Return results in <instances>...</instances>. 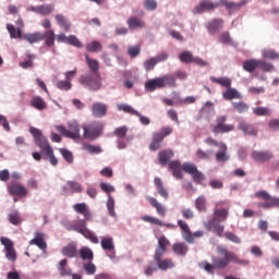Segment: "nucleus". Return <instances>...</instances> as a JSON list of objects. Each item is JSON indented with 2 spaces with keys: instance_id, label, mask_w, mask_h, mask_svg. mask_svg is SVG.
Wrapping results in <instances>:
<instances>
[{
  "instance_id": "nucleus-23",
  "label": "nucleus",
  "mask_w": 279,
  "mask_h": 279,
  "mask_svg": "<svg viewBox=\"0 0 279 279\" xmlns=\"http://www.w3.org/2000/svg\"><path fill=\"white\" fill-rule=\"evenodd\" d=\"M155 186L157 189L158 195L162 197L163 199H169V190L165 187V183L162 182L161 178L156 177L154 179Z\"/></svg>"
},
{
  "instance_id": "nucleus-63",
  "label": "nucleus",
  "mask_w": 279,
  "mask_h": 279,
  "mask_svg": "<svg viewBox=\"0 0 279 279\" xmlns=\"http://www.w3.org/2000/svg\"><path fill=\"white\" fill-rule=\"evenodd\" d=\"M220 43L222 45H234L229 32H225L220 35Z\"/></svg>"
},
{
  "instance_id": "nucleus-30",
  "label": "nucleus",
  "mask_w": 279,
  "mask_h": 279,
  "mask_svg": "<svg viewBox=\"0 0 279 279\" xmlns=\"http://www.w3.org/2000/svg\"><path fill=\"white\" fill-rule=\"evenodd\" d=\"M172 252L177 256H184L189 253V245H186L184 242H178L172 245Z\"/></svg>"
},
{
  "instance_id": "nucleus-34",
  "label": "nucleus",
  "mask_w": 279,
  "mask_h": 279,
  "mask_svg": "<svg viewBox=\"0 0 279 279\" xmlns=\"http://www.w3.org/2000/svg\"><path fill=\"white\" fill-rule=\"evenodd\" d=\"M128 26L130 29H143V27H145V22L136 16H132L128 20Z\"/></svg>"
},
{
  "instance_id": "nucleus-48",
  "label": "nucleus",
  "mask_w": 279,
  "mask_h": 279,
  "mask_svg": "<svg viewBox=\"0 0 279 279\" xmlns=\"http://www.w3.org/2000/svg\"><path fill=\"white\" fill-rule=\"evenodd\" d=\"M80 256L83 260H93V251L88 247H83L78 251Z\"/></svg>"
},
{
  "instance_id": "nucleus-59",
  "label": "nucleus",
  "mask_w": 279,
  "mask_h": 279,
  "mask_svg": "<svg viewBox=\"0 0 279 279\" xmlns=\"http://www.w3.org/2000/svg\"><path fill=\"white\" fill-rule=\"evenodd\" d=\"M61 156L69 162V165L73 163V153H71L66 148H60L59 149Z\"/></svg>"
},
{
  "instance_id": "nucleus-12",
  "label": "nucleus",
  "mask_w": 279,
  "mask_h": 279,
  "mask_svg": "<svg viewBox=\"0 0 279 279\" xmlns=\"http://www.w3.org/2000/svg\"><path fill=\"white\" fill-rule=\"evenodd\" d=\"M182 169L185 173L192 175L194 182H199L204 180V174L199 170H197V166L189 162H184L182 165Z\"/></svg>"
},
{
  "instance_id": "nucleus-46",
  "label": "nucleus",
  "mask_w": 279,
  "mask_h": 279,
  "mask_svg": "<svg viewBox=\"0 0 279 279\" xmlns=\"http://www.w3.org/2000/svg\"><path fill=\"white\" fill-rule=\"evenodd\" d=\"M118 110H121L122 112H126V114H133L134 117L140 116L138 111H136V109L132 108V106L130 105L120 104L118 105Z\"/></svg>"
},
{
  "instance_id": "nucleus-50",
  "label": "nucleus",
  "mask_w": 279,
  "mask_h": 279,
  "mask_svg": "<svg viewBox=\"0 0 279 279\" xmlns=\"http://www.w3.org/2000/svg\"><path fill=\"white\" fill-rule=\"evenodd\" d=\"M217 220H211L209 222V225L211 226L215 234H217V236H223V230H225V227L223 225H220V223H216Z\"/></svg>"
},
{
  "instance_id": "nucleus-2",
  "label": "nucleus",
  "mask_w": 279,
  "mask_h": 279,
  "mask_svg": "<svg viewBox=\"0 0 279 279\" xmlns=\"http://www.w3.org/2000/svg\"><path fill=\"white\" fill-rule=\"evenodd\" d=\"M73 210L84 217V219L74 221V232H78V234H82L85 239H88V241L95 244L99 243V238L86 227L87 221L93 219V213H90L88 205H86V203H77L73 205Z\"/></svg>"
},
{
  "instance_id": "nucleus-43",
  "label": "nucleus",
  "mask_w": 279,
  "mask_h": 279,
  "mask_svg": "<svg viewBox=\"0 0 279 279\" xmlns=\"http://www.w3.org/2000/svg\"><path fill=\"white\" fill-rule=\"evenodd\" d=\"M231 106L240 114H243V112H247V110H250V105L243 101L232 102Z\"/></svg>"
},
{
  "instance_id": "nucleus-11",
  "label": "nucleus",
  "mask_w": 279,
  "mask_h": 279,
  "mask_svg": "<svg viewBox=\"0 0 279 279\" xmlns=\"http://www.w3.org/2000/svg\"><path fill=\"white\" fill-rule=\"evenodd\" d=\"M100 245L105 252H107L108 258L113 260L117 258V251L114 250V239L112 236L102 238L100 241Z\"/></svg>"
},
{
  "instance_id": "nucleus-36",
  "label": "nucleus",
  "mask_w": 279,
  "mask_h": 279,
  "mask_svg": "<svg viewBox=\"0 0 279 279\" xmlns=\"http://www.w3.org/2000/svg\"><path fill=\"white\" fill-rule=\"evenodd\" d=\"M24 40L29 43V45H34L35 43H40L43 40V33L37 32V33H32V34H26L23 36Z\"/></svg>"
},
{
  "instance_id": "nucleus-27",
  "label": "nucleus",
  "mask_w": 279,
  "mask_h": 279,
  "mask_svg": "<svg viewBox=\"0 0 279 279\" xmlns=\"http://www.w3.org/2000/svg\"><path fill=\"white\" fill-rule=\"evenodd\" d=\"M207 29L209 34H217L219 29H223V20L221 19H214L207 24Z\"/></svg>"
},
{
  "instance_id": "nucleus-40",
  "label": "nucleus",
  "mask_w": 279,
  "mask_h": 279,
  "mask_svg": "<svg viewBox=\"0 0 279 279\" xmlns=\"http://www.w3.org/2000/svg\"><path fill=\"white\" fill-rule=\"evenodd\" d=\"M63 191H71V193H82V184L76 181H68V186H63Z\"/></svg>"
},
{
  "instance_id": "nucleus-31",
  "label": "nucleus",
  "mask_w": 279,
  "mask_h": 279,
  "mask_svg": "<svg viewBox=\"0 0 279 279\" xmlns=\"http://www.w3.org/2000/svg\"><path fill=\"white\" fill-rule=\"evenodd\" d=\"M46 47H53L56 45V33L53 29H48L43 34Z\"/></svg>"
},
{
  "instance_id": "nucleus-13",
  "label": "nucleus",
  "mask_w": 279,
  "mask_h": 279,
  "mask_svg": "<svg viewBox=\"0 0 279 279\" xmlns=\"http://www.w3.org/2000/svg\"><path fill=\"white\" fill-rule=\"evenodd\" d=\"M219 8L218 2H213L210 0H203L198 5L194 8V14H202L203 12H210Z\"/></svg>"
},
{
  "instance_id": "nucleus-7",
  "label": "nucleus",
  "mask_w": 279,
  "mask_h": 279,
  "mask_svg": "<svg viewBox=\"0 0 279 279\" xmlns=\"http://www.w3.org/2000/svg\"><path fill=\"white\" fill-rule=\"evenodd\" d=\"M80 84L86 86L89 90H100L101 75L100 74H87L80 77Z\"/></svg>"
},
{
  "instance_id": "nucleus-29",
  "label": "nucleus",
  "mask_w": 279,
  "mask_h": 279,
  "mask_svg": "<svg viewBox=\"0 0 279 279\" xmlns=\"http://www.w3.org/2000/svg\"><path fill=\"white\" fill-rule=\"evenodd\" d=\"M57 24L59 25V27H61V29H63V32H71V22L69 21V19H66V16H64L63 14H57L54 16Z\"/></svg>"
},
{
  "instance_id": "nucleus-1",
  "label": "nucleus",
  "mask_w": 279,
  "mask_h": 279,
  "mask_svg": "<svg viewBox=\"0 0 279 279\" xmlns=\"http://www.w3.org/2000/svg\"><path fill=\"white\" fill-rule=\"evenodd\" d=\"M216 252L218 256L211 257L213 264L208 260L198 263L199 269H203V271H206V274H210L211 276L215 274L216 269L228 268L230 263L240 265L241 267H247V265H250V259H241L236 253L228 250L227 246L218 245Z\"/></svg>"
},
{
  "instance_id": "nucleus-62",
  "label": "nucleus",
  "mask_w": 279,
  "mask_h": 279,
  "mask_svg": "<svg viewBox=\"0 0 279 279\" xmlns=\"http://www.w3.org/2000/svg\"><path fill=\"white\" fill-rule=\"evenodd\" d=\"M258 66H260L262 70H264L266 73H270V71H274V64L265 61V60H258Z\"/></svg>"
},
{
  "instance_id": "nucleus-16",
  "label": "nucleus",
  "mask_w": 279,
  "mask_h": 279,
  "mask_svg": "<svg viewBox=\"0 0 279 279\" xmlns=\"http://www.w3.org/2000/svg\"><path fill=\"white\" fill-rule=\"evenodd\" d=\"M252 158L255 162H269V160H272L274 158V153L269 150H254L252 153Z\"/></svg>"
},
{
  "instance_id": "nucleus-58",
  "label": "nucleus",
  "mask_w": 279,
  "mask_h": 279,
  "mask_svg": "<svg viewBox=\"0 0 279 279\" xmlns=\"http://www.w3.org/2000/svg\"><path fill=\"white\" fill-rule=\"evenodd\" d=\"M263 58L267 60H278L279 53L271 49L263 50Z\"/></svg>"
},
{
  "instance_id": "nucleus-49",
  "label": "nucleus",
  "mask_w": 279,
  "mask_h": 279,
  "mask_svg": "<svg viewBox=\"0 0 279 279\" xmlns=\"http://www.w3.org/2000/svg\"><path fill=\"white\" fill-rule=\"evenodd\" d=\"M155 271H158V265H156V262H149L148 265L144 267L145 276H154Z\"/></svg>"
},
{
  "instance_id": "nucleus-25",
  "label": "nucleus",
  "mask_w": 279,
  "mask_h": 279,
  "mask_svg": "<svg viewBox=\"0 0 279 279\" xmlns=\"http://www.w3.org/2000/svg\"><path fill=\"white\" fill-rule=\"evenodd\" d=\"M219 150L216 153L217 162H228L230 155H228V145L220 144Z\"/></svg>"
},
{
  "instance_id": "nucleus-17",
  "label": "nucleus",
  "mask_w": 279,
  "mask_h": 279,
  "mask_svg": "<svg viewBox=\"0 0 279 279\" xmlns=\"http://www.w3.org/2000/svg\"><path fill=\"white\" fill-rule=\"evenodd\" d=\"M8 193H10V195H17V197H27V189L19 183L9 184Z\"/></svg>"
},
{
  "instance_id": "nucleus-10",
  "label": "nucleus",
  "mask_w": 279,
  "mask_h": 279,
  "mask_svg": "<svg viewBox=\"0 0 279 279\" xmlns=\"http://www.w3.org/2000/svg\"><path fill=\"white\" fill-rule=\"evenodd\" d=\"M228 116H220L216 119V125L213 126L214 134H228V132H233L234 124H227Z\"/></svg>"
},
{
  "instance_id": "nucleus-20",
  "label": "nucleus",
  "mask_w": 279,
  "mask_h": 279,
  "mask_svg": "<svg viewBox=\"0 0 279 279\" xmlns=\"http://www.w3.org/2000/svg\"><path fill=\"white\" fill-rule=\"evenodd\" d=\"M247 4V0H242L239 3L230 2L228 0H220V5H225V8L228 10V12H239L243 8V5Z\"/></svg>"
},
{
  "instance_id": "nucleus-60",
  "label": "nucleus",
  "mask_w": 279,
  "mask_h": 279,
  "mask_svg": "<svg viewBox=\"0 0 279 279\" xmlns=\"http://www.w3.org/2000/svg\"><path fill=\"white\" fill-rule=\"evenodd\" d=\"M170 245H171V242L169 241V239H167V236L162 235L158 239L157 247L159 250H167V247Z\"/></svg>"
},
{
  "instance_id": "nucleus-22",
  "label": "nucleus",
  "mask_w": 279,
  "mask_h": 279,
  "mask_svg": "<svg viewBox=\"0 0 279 279\" xmlns=\"http://www.w3.org/2000/svg\"><path fill=\"white\" fill-rule=\"evenodd\" d=\"M168 169L172 171L173 178L182 180V163L179 160H172L168 162Z\"/></svg>"
},
{
  "instance_id": "nucleus-8",
  "label": "nucleus",
  "mask_w": 279,
  "mask_h": 279,
  "mask_svg": "<svg viewBox=\"0 0 279 279\" xmlns=\"http://www.w3.org/2000/svg\"><path fill=\"white\" fill-rule=\"evenodd\" d=\"M69 130L62 125H57L56 130L62 134V136H66V138H72L73 141H77L80 138V123L76 121H72L68 123Z\"/></svg>"
},
{
  "instance_id": "nucleus-3",
  "label": "nucleus",
  "mask_w": 279,
  "mask_h": 279,
  "mask_svg": "<svg viewBox=\"0 0 279 279\" xmlns=\"http://www.w3.org/2000/svg\"><path fill=\"white\" fill-rule=\"evenodd\" d=\"M29 132L32 136H34L35 145L41 150L43 159L49 160L52 167H58V158L53 154V148L51 147V145H49V141L47 140V137H45V135H43V131L31 126Z\"/></svg>"
},
{
  "instance_id": "nucleus-14",
  "label": "nucleus",
  "mask_w": 279,
  "mask_h": 279,
  "mask_svg": "<svg viewBox=\"0 0 279 279\" xmlns=\"http://www.w3.org/2000/svg\"><path fill=\"white\" fill-rule=\"evenodd\" d=\"M142 221H145V223H150L151 226H159L160 228H169L170 230H175L178 226L173 223H165V221L154 217V216H142Z\"/></svg>"
},
{
  "instance_id": "nucleus-55",
  "label": "nucleus",
  "mask_w": 279,
  "mask_h": 279,
  "mask_svg": "<svg viewBox=\"0 0 279 279\" xmlns=\"http://www.w3.org/2000/svg\"><path fill=\"white\" fill-rule=\"evenodd\" d=\"M61 276H71V268L66 267V259H62L58 267Z\"/></svg>"
},
{
  "instance_id": "nucleus-21",
  "label": "nucleus",
  "mask_w": 279,
  "mask_h": 279,
  "mask_svg": "<svg viewBox=\"0 0 279 279\" xmlns=\"http://www.w3.org/2000/svg\"><path fill=\"white\" fill-rule=\"evenodd\" d=\"M92 113L93 117L96 118L106 117V114L108 113V106L104 102H95L92 106Z\"/></svg>"
},
{
  "instance_id": "nucleus-41",
  "label": "nucleus",
  "mask_w": 279,
  "mask_h": 279,
  "mask_svg": "<svg viewBox=\"0 0 279 279\" xmlns=\"http://www.w3.org/2000/svg\"><path fill=\"white\" fill-rule=\"evenodd\" d=\"M7 29L10 34V38H23V32L21 28H16L12 24H7Z\"/></svg>"
},
{
  "instance_id": "nucleus-52",
  "label": "nucleus",
  "mask_w": 279,
  "mask_h": 279,
  "mask_svg": "<svg viewBox=\"0 0 279 279\" xmlns=\"http://www.w3.org/2000/svg\"><path fill=\"white\" fill-rule=\"evenodd\" d=\"M68 45H71L72 47H76L77 49H82L84 47L82 41H80V39L75 35L68 36Z\"/></svg>"
},
{
  "instance_id": "nucleus-54",
  "label": "nucleus",
  "mask_w": 279,
  "mask_h": 279,
  "mask_svg": "<svg viewBox=\"0 0 279 279\" xmlns=\"http://www.w3.org/2000/svg\"><path fill=\"white\" fill-rule=\"evenodd\" d=\"M38 14H41V16H47L53 12V8L50 4H41L38 5Z\"/></svg>"
},
{
  "instance_id": "nucleus-47",
  "label": "nucleus",
  "mask_w": 279,
  "mask_h": 279,
  "mask_svg": "<svg viewBox=\"0 0 279 279\" xmlns=\"http://www.w3.org/2000/svg\"><path fill=\"white\" fill-rule=\"evenodd\" d=\"M253 113L256 117H269L271 114V111L267 107H257L253 108Z\"/></svg>"
},
{
  "instance_id": "nucleus-45",
  "label": "nucleus",
  "mask_w": 279,
  "mask_h": 279,
  "mask_svg": "<svg viewBox=\"0 0 279 279\" xmlns=\"http://www.w3.org/2000/svg\"><path fill=\"white\" fill-rule=\"evenodd\" d=\"M195 57H193V52L191 51H183L179 54V60H181L184 64H191Z\"/></svg>"
},
{
  "instance_id": "nucleus-38",
  "label": "nucleus",
  "mask_w": 279,
  "mask_h": 279,
  "mask_svg": "<svg viewBox=\"0 0 279 279\" xmlns=\"http://www.w3.org/2000/svg\"><path fill=\"white\" fill-rule=\"evenodd\" d=\"M242 66L247 73H254V71H256V69H258V60L248 59L243 62Z\"/></svg>"
},
{
  "instance_id": "nucleus-28",
  "label": "nucleus",
  "mask_w": 279,
  "mask_h": 279,
  "mask_svg": "<svg viewBox=\"0 0 279 279\" xmlns=\"http://www.w3.org/2000/svg\"><path fill=\"white\" fill-rule=\"evenodd\" d=\"M162 141L165 140L160 133L158 132L153 133V140L149 145L150 151H158V149H160L161 147Z\"/></svg>"
},
{
  "instance_id": "nucleus-33",
  "label": "nucleus",
  "mask_w": 279,
  "mask_h": 279,
  "mask_svg": "<svg viewBox=\"0 0 279 279\" xmlns=\"http://www.w3.org/2000/svg\"><path fill=\"white\" fill-rule=\"evenodd\" d=\"M31 106L35 108V110H45L47 108V102L40 96H34L31 101Z\"/></svg>"
},
{
  "instance_id": "nucleus-18",
  "label": "nucleus",
  "mask_w": 279,
  "mask_h": 279,
  "mask_svg": "<svg viewBox=\"0 0 279 279\" xmlns=\"http://www.w3.org/2000/svg\"><path fill=\"white\" fill-rule=\"evenodd\" d=\"M146 198H147V202L150 204V206L156 209V213L157 215H159V217L167 216V207H165V205L158 202L156 197L147 196Z\"/></svg>"
},
{
  "instance_id": "nucleus-26",
  "label": "nucleus",
  "mask_w": 279,
  "mask_h": 279,
  "mask_svg": "<svg viewBox=\"0 0 279 279\" xmlns=\"http://www.w3.org/2000/svg\"><path fill=\"white\" fill-rule=\"evenodd\" d=\"M223 99L227 101H232V99H242L243 95L236 90V88L228 87L223 93H222Z\"/></svg>"
},
{
  "instance_id": "nucleus-37",
  "label": "nucleus",
  "mask_w": 279,
  "mask_h": 279,
  "mask_svg": "<svg viewBox=\"0 0 279 279\" xmlns=\"http://www.w3.org/2000/svg\"><path fill=\"white\" fill-rule=\"evenodd\" d=\"M62 254L68 258H75L77 256V246L75 244H68L62 248Z\"/></svg>"
},
{
  "instance_id": "nucleus-32",
  "label": "nucleus",
  "mask_w": 279,
  "mask_h": 279,
  "mask_svg": "<svg viewBox=\"0 0 279 279\" xmlns=\"http://www.w3.org/2000/svg\"><path fill=\"white\" fill-rule=\"evenodd\" d=\"M155 263H157V268L161 269V271H167V269H173V267H175V264L171 258L159 259Z\"/></svg>"
},
{
  "instance_id": "nucleus-44",
  "label": "nucleus",
  "mask_w": 279,
  "mask_h": 279,
  "mask_svg": "<svg viewBox=\"0 0 279 279\" xmlns=\"http://www.w3.org/2000/svg\"><path fill=\"white\" fill-rule=\"evenodd\" d=\"M195 208L199 213H206V196H198L195 199Z\"/></svg>"
},
{
  "instance_id": "nucleus-39",
  "label": "nucleus",
  "mask_w": 279,
  "mask_h": 279,
  "mask_svg": "<svg viewBox=\"0 0 279 279\" xmlns=\"http://www.w3.org/2000/svg\"><path fill=\"white\" fill-rule=\"evenodd\" d=\"M210 81L214 82V84H218L219 86H223L225 88H230L232 86V80L229 77H215L211 76Z\"/></svg>"
},
{
  "instance_id": "nucleus-9",
  "label": "nucleus",
  "mask_w": 279,
  "mask_h": 279,
  "mask_svg": "<svg viewBox=\"0 0 279 279\" xmlns=\"http://www.w3.org/2000/svg\"><path fill=\"white\" fill-rule=\"evenodd\" d=\"M214 218L213 221H226L228 215H230V203L228 201H220L215 204Z\"/></svg>"
},
{
  "instance_id": "nucleus-15",
  "label": "nucleus",
  "mask_w": 279,
  "mask_h": 279,
  "mask_svg": "<svg viewBox=\"0 0 279 279\" xmlns=\"http://www.w3.org/2000/svg\"><path fill=\"white\" fill-rule=\"evenodd\" d=\"M45 236L44 232L35 231L34 239L29 241V245H36L39 250L45 252L47 250V241H45Z\"/></svg>"
},
{
  "instance_id": "nucleus-6",
  "label": "nucleus",
  "mask_w": 279,
  "mask_h": 279,
  "mask_svg": "<svg viewBox=\"0 0 279 279\" xmlns=\"http://www.w3.org/2000/svg\"><path fill=\"white\" fill-rule=\"evenodd\" d=\"M178 226L181 230L182 238L185 240V243L193 244L195 243V239H202V236H204V231L202 230L192 233L189 223L182 219L178 220Z\"/></svg>"
},
{
  "instance_id": "nucleus-53",
  "label": "nucleus",
  "mask_w": 279,
  "mask_h": 279,
  "mask_svg": "<svg viewBox=\"0 0 279 279\" xmlns=\"http://www.w3.org/2000/svg\"><path fill=\"white\" fill-rule=\"evenodd\" d=\"M107 208L110 217H117V213L114 211V198L110 194L107 199Z\"/></svg>"
},
{
  "instance_id": "nucleus-35",
  "label": "nucleus",
  "mask_w": 279,
  "mask_h": 279,
  "mask_svg": "<svg viewBox=\"0 0 279 279\" xmlns=\"http://www.w3.org/2000/svg\"><path fill=\"white\" fill-rule=\"evenodd\" d=\"M86 64L93 74H99V61L97 59H92L88 54H85Z\"/></svg>"
},
{
  "instance_id": "nucleus-56",
  "label": "nucleus",
  "mask_w": 279,
  "mask_h": 279,
  "mask_svg": "<svg viewBox=\"0 0 279 279\" xmlns=\"http://www.w3.org/2000/svg\"><path fill=\"white\" fill-rule=\"evenodd\" d=\"M8 219L12 226H19L21 223V214H19V211H13L8 215Z\"/></svg>"
},
{
  "instance_id": "nucleus-51",
  "label": "nucleus",
  "mask_w": 279,
  "mask_h": 279,
  "mask_svg": "<svg viewBox=\"0 0 279 279\" xmlns=\"http://www.w3.org/2000/svg\"><path fill=\"white\" fill-rule=\"evenodd\" d=\"M255 197L257 199H263V202H265V204H268V202H271V199H274V197H271L270 194H268L267 191H258L255 193Z\"/></svg>"
},
{
  "instance_id": "nucleus-19",
  "label": "nucleus",
  "mask_w": 279,
  "mask_h": 279,
  "mask_svg": "<svg viewBox=\"0 0 279 279\" xmlns=\"http://www.w3.org/2000/svg\"><path fill=\"white\" fill-rule=\"evenodd\" d=\"M238 130H240L241 132H243V134H246L247 136H257L258 135V130H256V128H254V125H252L245 121L239 122Z\"/></svg>"
},
{
  "instance_id": "nucleus-61",
  "label": "nucleus",
  "mask_w": 279,
  "mask_h": 279,
  "mask_svg": "<svg viewBox=\"0 0 279 279\" xmlns=\"http://www.w3.org/2000/svg\"><path fill=\"white\" fill-rule=\"evenodd\" d=\"M128 126H120L114 130L113 134L118 138H125L128 136Z\"/></svg>"
},
{
  "instance_id": "nucleus-24",
  "label": "nucleus",
  "mask_w": 279,
  "mask_h": 279,
  "mask_svg": "<svg viewBox=\"0 0 279 279\" xmlns=\"http://www.w3.org/2000/svg\"><path fill=\"white\" fill-rule=\"evenodd\" d=\"M174 154L173 150L171 149H165V150H160L158 153V159H159V163L161 165V167H167V165H169V160L171 158H173Z\"/></svg>"
},
{
  "instance_id": "nucleus-4",
  "label": "nucleus",
  "mask_w": 279,
  "mask_h": 279,
  "mask_svg": "<svg viewBox=\"0 0 279 279\" xmlns=\"http://www.w3.org/2000/svg\"><path fill=\"white\" fill-rule=\"evenodd\" d=\"M166 86H169V88H175L178 86V84L175 83V76L171 74H166L161 77L148 80L145 83V90H147L148 93H154L156 88H166Z\"/></svg>"
},
{
  "instance_id": "nucleus-42",
  "label": "nucleus",
  "mask_w": 279,
  "mask_h": 279,
  "mask_svg": "<svg viewBox=\"0 0 279 279\" xmlns=\"http://www.w3.org/2000/svg\"><path fill=\"white\" fill-rule=\"evenodd\" d=\"M104 49V46H101V43L94 40L92 43H88L86 45V51H89L90 53H97Z\"/></svg>"
},
{
  "instance_id": "nucleus-57",
  "label": "nucleus",
  "mask_w": 279,
  "mask_h": 279,
  "mask_svg": "<svg viewBox=\"0 0 279 279\" xmlns=\"http://www.w3.org/2000/svg\"><path fill=\"white\" fill-rule=\"evenodd\" d=\"M83 149H85V151H88V154H101V151H104L100 146H95L93 144H84Z\"/></svg>"
},
{
  "instance_id": "nucleus-64",
  "label": "nucleus",
  "mask_w": 279,
  "mask_h": 279,
  "mask_svg": "<svg viewBox=\"0 0 279 279\" xmlns=\"http://www.w3.org/2000/svg\"><path fill=\"white\" fill-rule=\"evenodd\" d=\"M128 54L130 58H136L141 56V46H131L128 48Z\"/></svg>"
},
{
  "instance_id": "nucleus-5",
  "label": "nucleus",
  "mask_w": 279,
  "mask_h": 279,
  "mask_svg": "<svg viewBox=\"0 0 279 279\" xmlns=\"http://www.w3.org/2000/svg\"><path fill=\"white\" fill-rule=\"evenodd\" d=\"M104 134V124L100 122H92L83 124V138L85 141H97Z\"/></svg>"
}]
</instances>
